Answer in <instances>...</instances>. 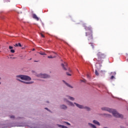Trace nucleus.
Segmentation results:
<instances>
[{"instance_id":"1","label":"nucleus","mask_w":128,"mask_h":128,"mask_svg":"<svg viewBox=\"0 0 128 128\" xmlns=\"http://www.w3.org/2000/svg\"><path fill=\"white\" fill-rule=\"evenodd\" d=\"M102 110L104 112H112L114 116H115V118H123L122 115L118 114V112L114 109H110L106 107H103L102 108Z\"/></svg>"},{"instance_id":"2","label":"nucleus","mask_w":128,"mask_h":128,"mask_svg":"<svg viewBox=\"0 0 128 128\" xmlns=\"http://www.w3.org/2000/svg\"><path fill=\"white\" fill-rule=\"evenodd\" d=\"M85 30L87 32H86V36L88 37V40H94L92 28L90 26H85Z\"/></svg>"},{"instance_id":"3","label":"nucleus","mask_w":128,"mask_h":128,"mask_svg":"<svg viewBox=\"0 0 128 128\" xmlns=\"http://www.w3.org/2000/svg\"><path fill=\"white\" fill-rule=\"evenodd\" d=\"M97 56L98 58L96 60L99 64L104 62V61L106 60V54H102L101 52H98V53Z\"/></svg>"},{"instance_id":"4","label":"nucleus","mask_w":128,"mask_h":128,"mask_svg":"<svg viewBox=\"0 0 128 128\" xmlns=\"http://www.w3.org/2000/svg\"><path fill=\"white\" fill-rule=\"evenodd\" d=\"M16 78H20L21 80H30L32 78L28 76H25V75H19L17 76Z\"/></svg>"},{"instance_id":"5","label":"nucleus","mask_w":128,"mask_h":128,"mask_svg":"<svg viewBox=\"0 0 128 128\" xmlns=\"http://www.w3.org/2000/svg\"><path fill=\"white\" fill-rule=\"evenodd\" d=\"M38 78H50V76L46 74H38Z\"/></svg>"},{"instance_id":"6","label":"nucleus","mask_w":128,"mask_h":128,"mask_svg":"<svg viewBox=\"0 0 128 128\" xmlns=\"http://www.w3.org/2000/svg\"><path fill=\"white\" fill-rule=\"evenodd\" d=\"M61 66L64 70H68V64L66 62H64V64H62Z\"/></svg>"},{"instance_id":"7","label":"nucleus","mask_w":128,"mask_h":128,"mask_svg":"<svg viewBox=\"0 0 128 128\" xmlns=\"http://www.w3.org/2000/svg\"><path fill=\"white\" fill-rule=\"evenodd\" d=\"M18 80H19V82H23L24 84H34L33 82H24L22 80H19L18 78H17Z\"/></svg>"},{"instance_id":"8","label":"nucleus","mask_w":128,"mask_h":128,"mask_svg":"<svg viewBox=\"0 0 128 128\" xmlns=\"http://www.w3.org/2000/svg\"><path fill=\"white\" fill-rule=\"evenodd\" d=\"M74 104H76V106H77L79 108H84V106L82 105H80V104H76V102H74Z\"/></svg>"},{"instance_id":"9","label":"nucleus","mask_w":128,"mask_h":128,"mask_svg":"<svg viewBox=\"0 0 128 128\" xmlns=\"http://www.w3.org/2000/svg\"><path fill=\"white\" fill-rule=\"evenodd\" d=\"M64 100L65 102H68V104L69 106H74V104L72 102H70L66 99H65Z\"/></svg>"},{"instance_id":"10","label":"nucleus","mask_w":128,"mask_h":128,"mask_svg":"<svg viewBox=\"0 0 128 128\" xmlns=\"http://www.w3.org/2000/svg\"><path fill=\"white\" fill-rule=\"evenodd\" d=\"M32 18H33L34 20H40V18H38V16H36V14H32Z\"/></svg>"},{"instance_id":"11","label":"nucleus","mask_w":128,"mask_h":128,"mask_svg":"<svg viewBox=\"0 0 128 128\" xmlns=\"http://www.w3.org/2000/svg\"><path fill=\"white\" fill-rule=\"evenodd\" d=\"M60 108L62 110H66L68 108V107H66V105H64V104L61 105L60 106Z\"/></svg>"},{"instance_id":"12","label":"nucleus","mask_w":128,"mask_h":128,"mask_svg":"<svg viewBox=\"0 0 128 128\" xmlns=\"http://www.w3.org/2000/svg\"><path fill=\"white\" fill-rule=\"evenodd\" d=\"M93 123L95 124H97L98 126H100V122H98L97 120H94Z\"/></svg>"},{"instance_id":"13","label":"nucleus","mask_w":128,"mask_h":128,"mask_svg":"<svg viewBox=\"0 0 128 128\" xmlns=\"http://www.w3.org/2000/svg\"><path fill=\"white\" fill-rule=\"evenodd\" d=\"M88 126H90V128H96V126H94V124H92L90 123H88Z\"/></svg>"},{"instance_id":"14","label":"nucleus","mask_w":128,"mask_h":128,"mask_svg":"<svg viewBox=\"0 0 128 128\" xmlns=\"http://www.w3.org/2000/svg\"><path fill=\"white\" fill-rule=\"evenodd\" d=\"M59 128H68V127L66 126H62L61 124H58L57 125Z\"/></svg>"},{"instance_id":"15","label":"nucleus","mask_w":128,"mask_h":128,"mask_svg":"<svg viewBox=\"0 0 128 128\" xmlns=\"http://www.w3.org/2000/svg\"><path fill=\"white\" fill-rule=\"evenodd\" d=\"M48 58H56V55H55L53 56H48Z\"/></svg>"},{"instance_id":"16","label":"nucleus","mask_w":128,"mask_h":128,"mask_svg":"<svg viewBox=\"0 0 128 128\" xmlns=\"http://www.w3.org/2000/svg\"><path fill=\"white\" fill-rule=\"evenodd\" d=\"M89 44H90L92 48H94V44L92 42L89 43Z\"/></svg>"},{"instance_id":"17","label":"nucleus","mask_w":128,"mask_h":128,"mask_svg":"<svg viewBox=\"0 0 128 128\" xmlns=\"http://www.w3.org/2000/svg\"><path fill=\"white\" fill-rule=\"evenodd\" d=\"M68 98H69V100H74V98L72 96H68Z\"/></svg>"},{"instance_id":"18","label":"nucleus","mask_w":128,"mask_h":128,"mask_svg":"<svg viewBox=\"0 0 128 128\" xmlns=\"http://www.w3.org/2000/svg\"><path fill=\"white\" fill-rule=\"evenodd\" d=\"M84 108H85L86 110H88V111L90 110V108L88 107L85 106V107H84Z\"/></svg>"},{"instance_id":"19","label":"nucleus","mask_w":128,"mask_h":128,"mask_svg":"<svg viewBox=\"0 0 128 128\" xmlns=\"http://www.w3.org/2000/svg\"><path fill=\"white\" fill-rule=\"evenodd\" d=\"M67 86H68L69 88H74V87H72V86H70V84H66Z\"/></svg>"},{"instance_id":"20","label":"nucleus","mask_w":128,"mask_h":128,"mask_svg":"<svg viewBox=\"0 0 128 128\" xmlns=\"http://www.w3.org/2000/svg\"><path fill=\"white\" fill-rule=\"evenodd\" d=\"M38 54H41V56H46V54L45 53H42V52H38Z\"/></svg>"},{"instance_id":"21","label":"nucleus","mask_w":128,"mask_h":128,"mask_svg":"<svg viewBox=\"0 0 128 128\" xmlns=\"http://www.w3.org/2000/svg\"><path fill=\"white\" fill-rule=\"evenodd\" d=\"M95 74L96 75V76H99V74H98V70H95Z\"/></svg>"},{"instance_id":"22","label":"nucleus","mask_w":128,"mask_h":128,"mask_svg":"<svg viewBox=\"0 0 128 128\" xmlns=\"http://www.w3.org/2000/svg\"><path fill=\"white\" fill-rule=\"evenodd\" d=\"M10 52H12V54H14L15 51L14 50L11 49Z\"/></svg>"},{"instance_id":"23","label":"nucleus","mask_w":128,"mask_h":128,"mask_svg":"<svg viewBox=\"0 0 128 128\" xmlns=\"http://www.w3.org/2000/svg\"><path fill=\"white\" fill-rule=\"evenodd\" d=\"M12 48H14L12 47V46H9V49L10 50H12Z\"/></svg>"},{"instance_id":"24","label":"nucleus","mask_w":128,"mask_h":128,"mask_svg":"<svg viewBox=\"0 0 128 128\" xmlns=\"http://www.w3.org/2000/svg\"><path fill=\"white\" fill-rule=\"evenodd\" d=\"M114 76H112L111 77H110V80H114Z\"/></svg>"},{"instance_id":"25","label":"nucleus","mask_w":128,"mask_h":128,"mask_svg":"<svg viewBox=\"0 0 128 128\" xmlns=\"http://www.w3.org/2000/svg\"><path fill=\"white\" fill-rule=\"evenodd\" d=\"M40 36H41L42 37V38H44V34H40Z\"/></svg>"},{"instance_id":"26","label":"nucleus","mask_w":128,"mask_h":128,"mask_svg":"<svg viewBox=\"0 0 128 128\" xmlns=\"http://www.w3.org/2000/svg\"><path fill=\"white\" fill-rule=\"evenodd\" d=\"M18 46H20V48H22V44H20V43H18Z\"/></svg>"},{"instance_id":"27","label":"nucleus","mask_w":128,"mask_h":128,"mask_svg":"<svg viewBox=\"0 0 128 128\" xmlns=\"http://www.w3.org/2000/svg\"><path fill=\"white\" fill-rule=\"evenodd\" d=\"M10 118H14V116H11Z\"/></svg>"},{"instance_id":"28","label":"nucleus","mask_w":128,"mask_h":128,"mask_svg":"<svg viewBox=\"0 0 128 128\" xmlns=\"http://www.w3.org/2000/svg\"><path fill=\"white\" fill-rule=\"evenodd\" d=\"M14 46L18 47V44H16L14 45Z\"/></svg>"},{"instance_id":"29","label":"nucleus","mask_w":128,"mask_h":128,"mask_svg":"<svg viewBox=\"0 0 128 128\" xmlns=\"http://www.w3.org/2000/svg\"><path fill=\"white\" fill-rule=\"evenodd\" d=\"M66 75L67 76H72V74H68V72H66Z\"/></svg>"},{"instance_id":"30","label":"nucleus","mask_w":128,"mask_h":128,"mask_svg":"<svg viewBox=\"0 0 128 128\" xmlns=\"http://www.w3.org/2000/svg\"><path fill=\"white\" fill-rule=\"evenodd\" d=\"M107 116H108L109 118H110V116H112L110 114H107Z\"/></svg>"},{"instance_id":"31","label":"nucleus","mask_w":128,"mask_h":128,"mask_svg":"<svg viewBox=\"0 0 128 128\" xmlns=\"http://www.w3.org/2000/svg\"><path fill=\"white\" fill-rule=\"evenodd\" d=\"M66 124H68V126H70V123H68V122H66Z\"/></svg>"},{"instance_id":"32","label":"nucleus","mask_w":128,"mask_h":128,"mask_svg":"<svg viewBox=\"0 0 128 128\" xmlns=\"http://www.w3.org/2000/svg\"><path fill=\"white\" fill-rule=\"evenodd\" d=\"M45 110H48V108H45Z\"/></svg>"},{"instance_id":"33","label":"nucleus","mask_w":128,"mask_h":128,"mask_svg":"<svg viewBox=\"0 0 128 128\" xmlns=\"http://www.w3.org/2000/svg\"><path fill=\"white\" fill-rule=\"evenodd\" d=\"M22 126L20 125V126Z\"/></svg>"},{"instance_id":"34","label":"nucleus","mask_w":128,"mask_h":128,"mask_svg":"<svg viewBox=\"0 0 128 128\" xmlns=\"http://www.w3.org/2000/svg\"><path fill=\"white\" fill-rule=\"evenodd\" d=\"M32 50H33V51H34V50H36V49L33 48Z\"/></svg>"},{"instance_id":"35","label":"nucleus","mask_w":128,"mask_h":128,"mask_svg":"<svg viewBox=\"0 0 128 128\" xmlns=\"http://www.w3.org/2000/svg\"><path fill=\"white\" fill-rule=\"evenodd\" d=\"M34 62H38V61L35 60V61H34Z\"/></svg>"},{"instance_id":"36","label":"nucleus","mask_w":128,"mask_h":128,"mask_svg":"<svg viewBox=\"0 0 128 128\" xmlns=\"http://www.w3.org/2000/svg\"><path fill=\"white\" fill-rule=\"evenodd\" d=\"M121 128H124V127H121Z\"/></svg>"},{"instance_id":"37","label":"nucleus","mask_w":128,"mask_h":128,"mask_svg":"<svg viewBox=\"0 0 128 128\" xmlns=\"http://www.w3.org/2000/svg\"><path fill=\"white\" fill-rule=\"evenodd\" d=\"M82 82H86V80H84H84H82Z\"/></svg>"},{"instance_id":"38","label":"nucleus","mask_w":128,"mask_h":128,"mask_svg":"<svg viewBox=\"0 0 128 128\" xmlns=\"http://www.w3.org/2000/svg\"><path fill=\"white\" fill-rule=\"evenodd\" d=\"M30 60H32V58H30Z\"/></svg>"},{"instance_id":"39","label":"nucleus","mask_w":128,"mask_h":128,"mask_svg":"<svg viewBox=\"0 0 128 128\" xmlns=\"http://www.w3.org/2000/svg\"><path fill=\"white\" fill-rule=\"evenodd\" d=\"M1 80V78H0V80Z\"/></svg>"},{"instance_id":"40","label":"nucleus","mask_w":128,"mask_h":128,"mask_svg":"<svg viewBox=\"0 0 128 128\" xmlns=\"http://www.w3.org/2000/svg\"><path fill=\"white\" fill-rule=\"evenodd\" d=\"M1 82H0V84Z\"/></svg>"}]
</instances>
